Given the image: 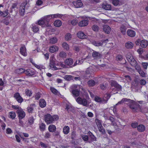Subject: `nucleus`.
<instances>
[{
	"mask_svg": "<svg viewBox=\"0 0 148 148\" xmlns=\"http://www.w3.org/2000/svg\"><path fill=\"white\" fill-rule=\"evenodd\" d=\"M127 102H129L128 105L134 112H138L140 105L133 100L128 99Z\"/></svg>",
	"mask_w": 148,
	"mask_h": 148,
	"instance_id": "nucleus-1",
	"label": "nucleus"
},
{
	"mask_svg": "<svg viewBox=\"0 0 148 148\" xmlns=\"http://www.w3.org/2000/svg\"><path fill=\"white\" fill-rule=\"evenodd\" d=\"M44 120L47 124L53 123V122L57 121L59 119V116L57 115L51 116L49 114H47L44 117Z\"/></svg>",
	"mask_w": 148,
	"mask_h": 148,
	"instance_id": "nucleus-2",
	"label": "nucleus"
},
{
	"mask_svg": "<svg viewBox=\"0 0 148 148\" xmlns=\"http://www.w3.org/2000/svg\"><path fill=\"white\" fill-rule=\"evenodd\" d=\"M29 6L27 3H24L21 4L19 8V13L20 15L23 16L25 13V10L28 9Z\"/></svg>",
	"mask_w": 148,
	"mask_h": 148,
	"instance_id": "nucleus-3",
	"label": "nucleus"
},
{
	"mask_svg": "<svg viewBox=\"0 0 148 148\" xmlns=\"http://www.w3.org/2000/svg\"><path fill=\"white\" fill-rule=\"evenodd\" d=\"M57 62V61L56 59L53 58H50V66L51 69L54 70H58V69L57 67H56V63Z\"/></svg>",
	"mask_w": 148,
	"mask_h": 148,
	"instance_id": "nucleus-4",
	"label": "nucleus"
},
{
	"mask_svg": "<svg viewBox=\"0 0 148 148\" xmlns=\"http://www.w3.org/2000/svg\"><path fill=\"white\" fill-rule=\"evenodd\" d=\"M76 101L79 104L82 105L85 107L88 106V101L85 98H82L80 97H78Z\"/></svg>",
	"mask_w": 148,
	"mask_h": 148,
	"instance_id": "nucleus-5",
	"label": "nucleus"
},
{
	"mask_svg": "<svg viewBox=\"0 0 148 148\" xmlns=\"http://www.w3.org/2000/svg\"><path fill=\"white\" fill-rule=\"evenodd\" d=\"M18 119H23L25 116V113L21 108L18 109L16 111Z\"/></svg>",
	"mask_w": 148,
	"mask_h": 148,
	"instance_id": "nucleus-6",
	"label": "nucleus"
},
{
	"mask_svg": "<svg viewBox=\"0 0 148 148\" xmlns=\"http://www.w3.org/2000/svg\"><path fill=\"white\" fill-rule=\"evenodd\" d=\"M14 97L19 103H21L23 101V98L18 92L15 93L14 95Z\"/></svg>",
	"mask_w": 148,
	"mask_h": 148,
	"instance_id": "nucleus-7",
	"label": "nucleus"
},
{
	"mask_svg": "<svg viewBox=\"0 0 148 148\" xmlns=\"http://www.w3.org/2000/svg\"><path fill=\"white\" fill-rule=\"evenodd\" d=\"M66 65L69 66L70 67H73V60L71 58H69L66 59L64 61Z\"/></svg>",
	"mask_w": 148,
	"mask_h": 148,
	"instance_id": "nucleus-8",
	"label": "nucleus"
},
{
	"mask_svg": "<svg viewBox=\"0 0 148 148\" xmlns=\"http://www.w3.org/2000/svg\"><path fill=\"white\" fill-rule=\"evenodd\" d=\"M73 4L76 8L82 7L83 4L80 0H77L76 1H73Z\"/></svg>",
	"mask_w": 148,
	"mask_h": 148,
	"instance_id": "nucleus-9",
	"label": "nucleus"
},
{
	"mask_svg": "<svg viewBox=\"0 0 148 148\" xmlns=\"http://www.w3.org/2000/svg\"><path fill=\"white\" fill-rule=\"evenodd\" d=\"M95 100L96 101L98 102L102 103H105L107 102L108 100L102 99L99 97L96 96L95 98Z\"/></svg>",
	"mask_w": 148,
	"mask_h": 148,
	"instance_id": "nucleus-10",
	"label": "nucleus"
},
{
	"mask_svg": "<svg viewBox=\"0 0 148 148\" xmlns=\"http://www.w3.org/2000/svg\"><path fill=\"white\" fill-rule=\"evenodd\" d=\"M92 56L95 59H99L102 57V55L99 52L95 51H93Z\"/></svg>",
	"mask_w": 148,
	"mask_h": 148,
	"instance_id": "nucleus-11",
	"label": "nucleus"
},
{
	"mask_svg": "<svg viewBox=\"0 0 148 148\" xmlns=\"http://www.w3.org/2000/svg\"><path fill=\"white\" fill-rule=\"evenodd\" d=\"M16 8H18L17 7V3H14L12 4L11 8H10L11 10L10 11V12L11 13H12V15L14 16H15L17 14V12L15 11V12L14 13H13V9Z\"/></svg>",
	"mask_w": 148,
	"mask_h": 148,
	"instance_id": "nucleus-12",
	"label": "nucleus"
},
{
	"mask_svg": "<svg viewBox=\"0 0 148 148\" xmlns=\"http://www.w3.org/2000/svg\"><path fill=\"white\" fill-rule=\"evenodd\" d=\"M104 41V40H101V41H94L92 42V44L96 46L99 47L102 46Z\"/></svg>",
	"mask_w": 148,
	"mask_h": 148,
	"instance_id": "nucleus-13",
	"label": "nucleus"
},
{
	"mask_svg": "<svg viewBox=\"0 0 148 148\" xmlns=\"http://www.w3.org/2000/svg\"><path fill=\"white\" fill-rule=\"evenodd\" d=\"M77 37L80 39H86L88 37L82 31L79 32L77 34Z\"/></svg>",
	"mask_w": 148,
	"mask_h": 148,
	"instance_id": "nucleus-14",
	"label": "nucleus"
},
{
	"mask_svg": "<svg viewBox=\"0 0 148 148\" xmlns=\"http://www.w3.org/2000/svg\"><path fill=\"white\" fill-rule=\"evenodd\" d=\"M53 18V17L52 14L43 17V19L45 21L48 26L49 22Z\"/></svg>",
	"mask_w": 148,
	"mask_h": 148,
	"instance_id": "nucleus-15",
	"label": "nucleus"
},
{
	"mask_svg": "<svg viewBox=\"0 0 148 148\" xmlns=\"http://www.w3.org/2000/svg\"><path fill=\"white\" fill-rule=\"evenodd\" d=\"M20 53L23 56H26L27 55L26 53V49L25 45H23L20 49Z\"/></svg>",
	"mask_w": 148,
	"mask_h": 148,
	"instance_id": "nucleus-16",
	"label": "nucleus"
},
{
	"mask_svg": "<svg viewBox=\"0 0 148 148\" xmlns=\"http://www.w3.org/2000/svg\"><path fill=\"white\" fill-rule=\"evenodd\" d=\"M37 24L43 26H48L47 23H46L45 21L43 19V18H41V20L38 21L37 22Z\"/></svg>",
	"mask_w": 148,
	"mask_h": 148,
	"instance_id": "nucleus-17",
	"label": "nucleus"
},
{
	"mask_svg": "<svg viewBox=\"0 0 148 148\" xmlns=\"http://www.w3.org/2000/svg\"><path fill=\"white\" fill-rule=\"evenodd\" d=\"M88 23V21L87 20H84L80 21L79 23V25L81 27H84L87 25Z\"/></svg>",
	"mask_w": 148,
	"mask_h": 148,
	"instance_id": "nucleus-18",
	"label": "nucleus"
},
{
	"mask_svg": "<svg viewBox=\"0 0 148 148\" xmlns=\"http://www.w3.org/2000/svg\"><path fill=\"white\" fill-rule=\"evenodd\" d=\"M56 128L55 125L53 124L50 125L48 128V130L49 132H55Z\"/></svg>",
	"mask_w": 148,
	"mask_h": 148,
	"instance_id": "nucleus-19",
	"label": "nucleus"
},
{
	"mask_svg": "<svg viewBox=\"0 0 148 148\" xmlns=\"http://www.w3.org/2000/svg\"><path fill=\"white\" fill-rule=\"evenodd\" d=\"M103 31L106 33L109 34L111 31V28L107 25H105L103 26Z\"/></svg>",
	"mask_w": 148,
	"mask_h": 148,
	"instance_id": "nucleus-20",
	"label": "nucleus"
},
{
	"mask_svg": "<svg viewBox=\"0 0 148 148\" xmlns=\"http://www.w3.org/2000/svg\"><path fill=\"white\" fill-rule=\"evenodd\" d=\"M127 34L129 36L131 37H134L136 35L135 32L131 29L128 30Z\"/></svg>",
	"mask_w": 148,
	"mask_h": 148,
	"instance_id": "nucleus-21",
	"label": "nucleus"
},
{
	"mask_svg": "<svg viewBox=\"0 0 148 148\" xmlns=\"http://www.w3.org/2000/svg\"><path fill=\"white\" fill-rule=\"evenodd\" d=\"M49 50L50 52L53 53L57 51L58 50V47L56 46L53 45L50 47Z\"/></svg>",
	"mask_w": 148,
	"mask_h": 148,
	"instance_id": "nucleus-22",
	"label": "nucleus"
},
{
	"mask_svg": "<svg viewBox=\"0 0 148 148\" xmlns=\"http://www.w3.org/2000/svg\"><path fill=\"white\" fill-rule=\"evenodd\" d=\"M145 127L143 125H139L137 127V130L140 132H143L145 131Z\"/></svg>",
	"mask_w": 148,
	"mask_h": 148,
	"instance_id": "nucleus-23",
	"label": "nucleus"
},
{
	"mask_svg": "<svg viewBox=\"0 0 148 148\" xmlns=\"http://www.w3.org/2000/svg\"><path fill=\"white\" fill-rule=\"evenodd\" d=\"M102 8L106 10H111V6L110 4H108L107 3H103L102 5Z\"/></svg>",
	"mask_w": 148,
	"mask_h": 148,
	"instance_id": "nucleus-24",
	"label": "nucleus"
},
{
	"mask_svg": "<svg viewBox=\"0 0 148 148\" xmlns=\"http://www.w3.org/2000/svg\"><path fill=\"white\" fill-rule=\"evenodd\" d=\"M39 128L41 131H44L46 129L45 124L42 122L40 123L39 124Z\"/></svg>",
	"mask_w": 148,
	"mask_h": 148,
	"instance_id": "nucleus-25",
	"label": "nucleus"
},
{
	"mask_svg": "<svg viewBox=\"0 0 148 148\" xmlns=\"http://www.w3.org/2000/svg\"><path fill=\"white\" fill-rule=\"evenodd\" d=\"M8 9L5 10L3 12L0 11V16L5 17L8 15Z\"/></svg>",
	"mask_w": 148,
	"mask_h": 148,
	"instance_id": "nucleus-26",
	"label": "nucleus"
},
{
	"mask_svg": "<svg viewBox=\"0 0 148 148\" xmlns=\"http://www.w3.org/2000/svg\"><path fill=\"white\" fill-rule=\"evenodd\" d=\"M148 45V42L147 40H142L140 42V45L143 48H146Z\"/></svg>",
	"mask_w": 148,
	"mask_h": 148,
	"instance_id": "nucleus-27",
	"label": "nucleus"
},
{
	"mask_svg": "<svg viewBox=\"0 0 148 148\" xmlns=\"http://www.w3.org/2000/svg\"><path fill=\"white\" fill-rule=\"evenodd\" d=\"M128 100V99L126 98H123L120 101L118 102V103L116 104L114 106V108H115L116 106H118L119 105L122 104L123 103H124L126 102H127Z\"/></svg>",
	"mask_w": 148,
	"mask_h": 148,
	"instance_id": "nucleus-28",
	"label": "nucleus"
},
{
	"mask_svg": "<svg viewBox=\"0 0 148 148\" xmlns=\"http://www.w3.org/2000/svg\"><path fill=\"white\" fill-rule=\"evenodd\" d=\"M39 105L41 108H44L46 106V103L45 101L43 99H41L39 102Z\"/></svg>",
	"mask_w": 148,
	"mask_h": 148,
	"instance_id": "nucleus-29",
	"label": "nucleus"
},
{
	"mask_svg": "<svg viewBox=\"0 0 148 148\" xmlns=\"http://www.w3.org/2000/svg\"><path fill=\"white\" fill-rule=\"evenodd\" d=\"M71 38L72 35L70 33H66L64 36L65 39L66 41H70L71 40Z\"/></svg>",
	"mask_w": 148,
	"mask_h": 148,
	"instance_id": "nucleus-30",
	"label": "nucleus"
},
{
	"mask_svg": "<svg viewBox=\"0 0 148 148\" xmlns=\"http://www.w3.org/2000/svg\"><path fill=\"white\" fill-rule=\"evenodd\" d=\"M133 44L131 42H128L125 44V47L127 49H132L133 47Z\"/></svg>",
	"mask_w": 148,
	"mask_h": 148,
	"instance_id": "nucleus-31",
	"label": "nucleus"
},
{
	"mask_svg": "<svg viewBox=\"0 0 148 148\" xmlns=\"http://www.w3.org/2000/svg\"><path fill=\"white\" fill-rule=\"evenodd\" d=\"M87 84L89 86L92 87L95 85L96 82L93 79H90L88 81Z\"/></svg>",
	"mask_w": 148,
	"mask_h": 148,
	"instance_id": "nucleus-32",
	"label": "nucleus"
},
{
	"mask_svg": "<svg viewBox=\"0 0 148 148\" xmlns=\"http://www.w3.org/2000/svg\"><path fill=\"white\" fill-rule=\"evenodd\" d=\"M72 93L75 97L78 96L79 94V91L78 89H73L72 91Z\"/></svg>",
	"mask_w": 148,
	"mask_h": 148,
	"instance_id": "nucleus-33",
	"label": "nucleus"
},
{
	"mask_svg": "<svg viewBox=\"0 0 148 148\" xmlns=\"http://www.w3.org/2000/svg\"><path fill=\"white\" fill-rule=\"evenodd\" d=\"M32 26V31L36 33L39 31V29L37 25L33 24Z\"/></svg>",
	"mask_w": 148,
	"mask_h": 148,
	"instance_id": "nucleus-34",
	"label": "nucleus"
},
{
	"mask_svg": "<svg viewBox=\"0 0 148 148\" xmlns=\"http://www.w3.org/2000/svg\"><path fill=\"white\" fill-rule=\"evenodd\" d=\"M62 23L60 20H56L54 22V25L56 27H60L61 26Z\"/></svg>",
	"mask_w": 148,
	"mask_h": 148,
	"instance_id": "nucleus-35",
	"label": "nucleus"
},
{
	"mask_svg": "<svg viewBox=\"0 0 148 148\" xmlns=\"http://www.w3.org/2000/svg\"><path fill=\"white\" fill-rule=\"evenodd\" d=\"M69 127L67 126H65L63 129V132L64 134H67L69 132Z\"/></svg>",
	"mask_w": 148,
	"mask_h": 148,
	"instance_id": "nucleus-36",
	"label": "nucleus"
},
{
	"mask_svg": "<svg viewBox=\"0 0 148 148\" xmlns=\"http://www.w3.org/2000/svg\"><path fill=\"white\" fill-rule=\"evenodd\" d=\"M62 46L64 49L66 51H68L69 49V45L66 42H64L62 44Z\"/></svg>",
	"mask_w": 148,
	"mask_h": 148,
	"instance_id": "nucleus-37",
	"label": "nucleus"
},
{
	"mask_svg": "<svg viewBox=\"0 0 148 148\" xmlns=\"http://www.w3.org/2000/svg\"><path fill=\"white\" fill-rule=\"evenodd\" d=\"M128 62L130 63V64L133 66L136 65L137 64V62L136 60L134 58L129 60Z\"/></svg>",
	"mask_w": 148,
	"mask_h": 148,
	"instance_id": "nucleus-38",
	"label": "nucleus"
},
{
	"mask_svg": "<svg viewBox=\"0 0 148 148\" xmlns=\"http://www.w3.org/2000/svg\"><path fill=\"white\" fill-rule=\"evenodd\" d=\"M140 111L143 113H146L148 112V108L146 107H144L142 108L141 106H140L138 112Z\"/></svg>",
	"mask_w": 148,
	"mask_h": 148,
	"instance_id": "nucleus-39",
	"label": "nucleus"
},
{
	"mask_svg": "<svg viewBox=\"0 0 148 148\" xmlns=\"http://www.w3.org/2000/svg\"><path fill=\"white\" fill-rule=\"evenodd\" d=\"M126 29V27L123 25H122L120 28L121 32L123 35L125 34Z\"/></svg>",
	"mask_w": 148,
	"mask_h": 148,
	"instance_id": "nucleus-40",
	"label": "nucleus"
},
{
	"mask_svg": "<svg viewBox=\"0 0 148 148\" xmlns=\"http://www.w3.org/2000/svg\"><path fill=\"white\" fill-rule=\"evenodd\" d=\"M64 79L66 80L69 81L73 80L74 78V77L70 75H66L64 77Z\"/></svg>",
	"mask_w": 148,
	"mask_h": 148,
	"instance_id": "nucleus-41",
	"label": "nucleus"
},
{
	"mask_svg": "<svg viewBox=\"0 0 148 148\" xmlns=\"http://www.w3.org/2000/svg\"><path fill=\"white\" fill-rule=\"evenodd\" d=\"M88 134L90 135V137L92 141H97L96 138L90 132H88Z\"/></svg>",
	"mask_w": 148,
	"mask_h": 148,
	"instance_id": "nucleus-42",
	"label": "nucleus"
},
{
	"mask_svg": "<svg viewBox=\"0 0 148 148\" xmlns=\"http://www.w3.org/2000/svg\"><path fill=\"white\" fill-rule=\"evenodd\" d=\"M98 129L99 131L101 132V134H106V132L105 129L103 128V127L102 126H100V127H98Z\"/></svg>",
	"mask_w": 148,
	"mask_h": 148,
	"instance_id": "nucleus-43",
	"label": "nucleus"
},
{
	"mask_svg": "<svg viewBox=\"0 0 148 148\" xmlns=\"http://www.w3.org/2000/svg\"><path fill=\"white\" fill-rule=\"evenodd\" d=\"M9 117L12 119H14L16 117V115L15 112H11L9 113Z\"/></svg>",
	"mask_w": 148,
	"mask_h": 148,
	"instance_id": "nucleus-44",
	"label": "nucleus"
},
{
	"mask_svg": "<svg viewBox=\"0 0 148 148\" xmlns=\"http://www.w3.org/2000/svg\"><path fill=\"white\" fill-rule=\"evenodd\" d=\"M95 122L98 127H100V126L102 127L101 120H100L97 119H96Z\"/></svg>",
	"mask_w": 148,
	"mask_h": 148,
	"instance_id": "nucleus-45",
	"label": "nucleus"
},
{
	"mask_svg": "<svg viewBox=\"0 0 148 148\" xmlns=\"http://www.w3.org/2000/svg\"><path fill=\"white\" fill-rule=\"evenodd\" d=\"M81 49V47L79 46L75 45L73 47V49L76 52H79Z\"/></svg>",
	"mask_w": 148,
	"mask_h": 148,
	"instance_id": "nucleus-46",
	"label": "nucleus"
},
{
	"mask_svg": "<svg viewBox=\"0 0 148 148\" xmlns=\"http://www.w3.org/2000/svg\"><path fill=\"white\" fill-rule=\"evenodd\" d=\"M92 28L93 31L95 32L98 31L99 29V27L98 26L95 25H93Z\"/></svg>",
	"mask_w": 148,
	"mask_h": 148,
	"instance_id": "nucleus-47",
	"label": "nucleus"
},
{
	"mask_svg": "<svg viewBox=\"0 0 148 148\" xmlns=\"http://www.w3.org/2000/svg\"><path fill=\"white\" fill-rule=\"evenodd\" d=\"M16 72L18 74H21L25 72V69L23 68H20L17 69L16 70Z\"/></svg>",
	"mask_w": 148,
	"mask_h": 148,
	"instance_id": "nucleus-48",
	"label": "nucleus"
},
{
	"mask_svg": "<svg viewBox=\"0 0 148 148\" xmlns=\"http://www.w3.org/2000/svg\"><path fill=\"white\" fill-rule=\"evenodd\" d=\"M92 71V67H89L86 69L85 73L91 74Z\"/></svg>",
	"mask_w": 148,
	"mask_h": 148,
	"instance_id": "nucleus-49",
	"label": "nucleus"
},
{
	"mask_svg": "<svg viewBox=\"0 0 148 148\" xmlns=\"http://www.w3.org/2000/svg\"><path fill=\"white\" fill-rule=\"evenodd\" d=\"M57 40L55 37L51 38L50 40V43L52 44H55L57 42Z\"/></svg>",
	"mask_w": 148,
	"mask_h": 148,
	"instance_id": "nucleus-50",
	"label": "nucleus"
},
{
	"mask_svg": "<svg viewBox=\"0 0 148 148\" xmlns=\"http://www.w3.org/2000/svg\"><path fill=\"white\" fill-rule=\"evenodd\" d=\"M138 72L139 73V74L141 76L143 77H146V74L142 70H141L140 71H138Z\"/></svg>",
	"mask_w": 148,
	"mask_h": 148,
	"instance_id": "nucleus-51",
	"label": "nucleus"
},
{
	"mask_svg": "<svg viewBox=\"0 0 148 148\" xmlns=\"http://www.w3.org/2000/svg\"><path fill=\"white\" fill-rule=\"evenodd\" d=\"M126 57L128 60V61L129 60L132 59L133 58V57L131 55L130 53H128L126 56Z\"/></svg>",
	"mask_w": 148,
	"mask_h": 148,
	"instance_id": "nucleus-52",
	"label": "nucleus"
},
{
	"mask_svg": "<svg viewBox=\"0 0 148 148\" xmlns=\"http://www.w3.org/2000/svg\"><path fill=\"white\" fill-rule=\"evenodd\" d=\"M51 136V134L49 132H47L45 133L44 135V137L45 139H48Z\"/></svg>",
	"mask_w": 148,
	"mask_h": 148,
	"instance_id": "nucleus-53",
	"label": "nucleus"
},
{
	"mask_svg": "<svg viewBox=\"0 0 148 148\" xmlns=\"http://www.w3.org/2000/svg\"><path fill=\"white\" fill-rule=\"evenodd\" d=\"M109 120L111 122V124L112 125H114L116 124L115 119L113 117L110 116L109 117Z\"/></svg>",
	"mask_w": 148,
	"mask_h": 148,
	"instance_id": "nucleus-54",
	"label": "nucleus"
},
{
	"mask_svg": "<svg viewBox=\"0 0 148 148\" xmlns=\"http://www.w3.org/2000/svg\"><path fill=\"white\" fill-rule=\"evenodd\" d=\"M28 123L32 125L33 124L34 122V118L32 117H30L28 119Z\"/></svg>",
	"mask_w": 148,
	"mask_h": 148,
	"instance_id": "nucleus-55",
	"label": "nucleus"
},
{
	"mask_svg": "<svg viewBox=\"0 0 148 148\" xmlns=\"http://www.w3.org/2000/svg\"><path fill=\"white\" fill-rule=\"evenodd\" d=\"M50 90L54 94H56L58 93V90L53 87H50Z\"/></svg>",
	"mask_w": 148,
	"mask_h": 148,
	"instance_id": "nucleus-56",
	"label": "nucleus"
},
{
	"mask_svg": "<svg viewBox=\"0 0 148 148\" xmlns=\"http://www.w3.org/2000/svg\"><path fill=\"white\" fill-rule=\"evenodd\" d=\"M143 67L145 69H147L148 66V63L142 62L141 64Z\"/></svg>",
	"mask_w": 148,
	"mask_h": 148,
	"instance_id": "nucleus-57",
	"label": "nucleus"
},
{
	"mask_svg": "<svg viewBox=\"0 0 148 148\" xmlns=\"http://www.w3.org/2000/svg\"><path fill=\"white\" fill-rule=\"evenodd\" d=\"M66 109H67L68 112L72 111L73 110V108L72 106L68 105H66Z\"/></svg>",
	"mask_w": 148,
	"mask_h": 148,
	"instance_id": "nucleus-58",
	"label": "nucleus"
},
{
	"mask_svg": "<svg viewBox=\"0 0 148 148\" xmlns=\"http://www.w3.org/2000/svg\"><path fill=\"white\" fill-rule=\"evenodd\" d=\"M66 55V53L63 51L60 52L59 54V56L62 58L65 57Z\"/></svg>",
	"mask_w": 148,
	"mask_h": 148,
	"instance_id": "nucleus-59",
	"label": "nucleus"
},
{
	"mask_svg": "<svg viewBox=\"0 0 148 148\" xmlns=\"http://www.w3.org/2000/svg\"><path fill=\"white\" fill-rule=\"evenodd\" d=\"M138 125V123L137 122H134L131 124V126L133 128H135L136 127L137 128V127Z\"/></svg>",
	"mask_w": 148,
	"mask_h": 148,
	"instance_id": "nucleus-60",
	"label": "nucleus"
},
{
	"mask_svg": "<svg viewBox=\"0 0 148 148\" xmlns=\"http://www.w3.org/2000/svg\"><path fill=\"white\" fill-rule=\"evenodd\" d=\"M112 4L115 6H117L119 4V0H112Z\"/></svg>",
	"mask_w": 148,
	"mask_h": 148,
	"instance_id": "nucleus-61",
	"label": "nucleus"
},
{
	"mask_svg": "<svg viewBox=\"0 0 148 148\" xmlns=\"http://www.w3.org/2000/svg\"><path fill=\"white\" fill-rule=\"evenodd\" d=\"M91 74L85 73L84 75V77L86 79H88L91 76Z\"/></svg>",
	"mask_w": 148,
	"mask_h": 148,
	"instance_id": "nucleus-62",
	"label": "nucleus"
},
{
	"mask_svg": "<svg viewBox=\"0 0 148 148\" xmlns=\"http://www.w3.org/2000/svg\"><path fill=\"white\" fill-rule=\"evenodd\" d=\"M139 83L142 85H145L146 83V81L144 79H141L140 80Z\"/></svg>",
	"mask_w": 148,
	"mask_h": 148,
	"instance_id": "nucleus-63",
	"label": "nucleus"
},
{
	"mask_svg": "<svg viewBox=\"0 0 148 148\" xmlns=\"http://www.w3.org/2000/svg\"><path fill=\"white\" fill-rule=\"evenodd\" d=\"M25 93L26 95L29 96H30L32 94L31 91L27 89L26 90Z\"/></svg>",
	"mask_w": 148,
	"mask_h": 148,
	"instance_id": "nucleus-64",
	"label": "nucleus"
}]
</instances>
